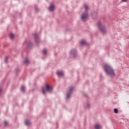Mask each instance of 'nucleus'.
Masks as SVG:
<instances>
[{
  "label": "nucleus",
  "instance_id": "f03ea898",
  "mask_svg": "<svg viewBox=\"0 0 129 129\" xmlns=\"http://www.w3.org/2000/svg\"><path fill=\"white\" fill-rule=\"evenodd\" d=\"M46 91H48V92H51L52 91V87L47 84H45V89L44 88H42L41 92L44 95H46Z\"/></svg>",
  "mask_w": 129,
  "mask_h": 129
},
{
  "label": "nucleus",
  "instance_id": "a211bd4d",
  "mask_svg": "<svg viewBox=\"0 0 129 129\" xmlns=\"http://www.w3.org/2000/svg\"><path fill=\"white\" fill-rule=\"evenodd\" d=\"M10 39H13L14 38V34L13 33L10 34Z\"/></svg>",
  "mask_w": 129,
  "mask_h": 129
},
{
  "label": "nucleus",
  "instance_id": "9d476101",
  "mask_svg": "<svg viewBox=\"0 0 129 129\" xmlns=\"http://www.w3.org/2000/svg\"><path fill=\"white\" fill-rule=\"evenodd\" d=\"M25 124L26 125H28V126L31 125V122L29 120H25Z\"/></svg>",
  "mask_w": 129,
  "mask_h": 129
},
{
  "label": "nucleus",
  "instance_id": "9b49d317",
  "mask_svg": "<svg viewBox=\"0 0 129 129\" xmlns=\"http://www.w3.org/2000/svg\"><path fill=\"white\" fill-rule=\"evenodd\" d=\"M21 90L22 92H25V91H26V87H25V86H21Z\"/></svg>",
  "mask_w": 129,
  "mask_h": 129
},
{
  "label": "nucleus",
  "instance_id": "20e7f679",
  "mask_svg": "<svg viewBox=\"0 0 129 129\" xmlns=\"http://www.w3.org/2000/svg\"><path fill=\"white\" fill-rule=\"evenodd\" d=\"M98 28H99L100 31H101V33H102V34H104L106 33V29H105V26L102 25L101 23L99 22L98 23Z\"/></svg>",
  "mask_w": 129,
  "mask_h": 129
},
{
  "label": "nucleus",
  "instance_id": "5701e85b",
  "mask_svg": "<svg viewBox=\"0 0 129 129\" xmlns=\"http://www.w3.org/2000/svg\"><path fill=\"white\" fill-rule=\"evenodd\" d=\"M123 3H126L127 2V0H121Z\"/></svg>",
  "mask_w": 129,
  "mask_h": 129
},
{
  "label": "nucleus",
  "instance_id": "412c9836",
  "mask_svg": "<svg viewBox=\"0 0 129 129\" xmlns=\"http://www.w3.org/2000/svg\"><path fill=\"white\" fill-rule=\"evenodd\" d=\"M15 72H16V74H18V73H19V72H20V70L17 69V70H16Z\"/></svg>",
  "mask_w": 129,
  "mask_h": 129
},
{
  "label": "nucleus",
  "instance_id": "6e6552de",
  "mask_svg": "<svg viewBox=\"0 0 129 129\" xmlns=\"http://www.w3.org/2000/svg\"><path fill=\"white\" fill-rule=\"evenodd\" d=\"M56 74L58 77H61V76H63V73L62 72L58 71L57 72Z\"/></svg>",
  "mask_w": 129,
  "mask_h": 129
},
{
  "label": "nucleus",
  "instance_id": "aec40b11",
  "mask_svg": "<svg viewBox=\"0 0 129 129\" xmlns=\"http://www.w3.org/2000/svg\"><path fill=\"white\" fill-rule=\"evenodd\" d=\"M5 63H8V56H6L5 58Z\"/></svg>",
  "mask_w": 129,
  "mask_h": 129
},
{
  "label": "nucleus",
  "instance_id": "393cba45",
  "mask_svg": "<svg viewBox=\"0 0 129 129\" xmlns=\"http://www.w3.org/2000/svg\"><path fill=\"white\" fill-rule=\"evenodd\" d=\"M35 11L36 12H39V9H38V8H35Z\"/></svg>",
  "mask_w": 129,
  "mask_h": 129
},
{
  "label": "nucleus",
  "instance_id": "dca6fc26",
  "mask_svg": "<svg viewBox=\"0 0 129 129\" xmlns=\"http://www.w3.org/2000/svg\"><path fill=\"white\" fill-rule=\"evenodd\" d=\"M42 53L43 55H47V50L46 49H44L43 50Z\"/></svg>",
  "mask_w": 129,
  "mask_h": 129
},
{
  "label": "nucleus",
  "instance_id": "6ab92c4d",
  "mask_svg": "<svg viewBox=\"0 0 129 129\" xmlns=\"http://www.w3.org/2000/svg\"><path fill=\"white\" fill-rule=\"evenodd\" d=\"M8 126V122L7 121H4V126Z\"/></svg>",
  "mask_w": 129,
  "mask_h": 129
},
{
  "label": "nucleus",
  "instance_id": "ddd939ff",
  "mask_svg": "<svg viewBox=\"0 0 129 129\" xmlns=\"http://www.w3.org/2000/svg\"><path fill=\"white\" fill-rule=\"evenodd\" d=\"M23 63L24 64H29V60L28 59V58H26L24 61H23Z\"/></svg>",
  "mask_w": 129,
  "mask_h": 129
},
{
  "label": "nucleus",
  "instance_id": "f8f14e48",
  "mask_svg": "<svg viewBox=\"0 0 129 129\" xmlns=\"http://www.w3.org/2000/svg\"><path fill=\"white\" fill-rule=\"evenodd\" d=\"M85 44H86V42L84 40L81 41L80 45L81 46H83V45H85Z\"/></svg>",
  "mask_w": 129,
  "mask_h": 129
},
{
  "label": "nucleus",
  "instance_id": "423d86ee",
  "mask_svg": "<svg viewBox=\"0 0 129 129\" xmlns=\"http://www.w3.org/2000/svg\"><path fill=\"white\" fill-rule=\"evenodd\" d=\"M33 37H34L36 43L39 44V43H40V40L39 39V37L37 35V33L33 34Z\"/></svg>",
  "mask_w": 129,
  "mask_h": 129
},
{
  "label": "nucleus",
  "instance_id": "f257e3e1",
  "mask_svg": "<svg viewBox=\"0 0 129 129\" xmlns=\"http://www.w3.org/2000/svg\"><path fill=\"white\" fill-rule=\"evenodd\" d=\"M105 72L108 75H113V70H112V68L110 66L105 64L104 67Z\"/></svg>",
  "mask_w": 129,
  "mask_h": 129
},
{
  "label": "nucleus",
  "instance_id": "2eb2a0df",
  "mask_svg": "<svg viewBox=\"0 0 129 129\" xmlns=\"http://www.w3.org/2000/svg\"><path fill=\"white\" fill-rule=\"evenodd\" d=\"M27 46L29 47H32V46H33V43H32V42H28L27 44Z\"/></svg>",
  "mask_w": 129,
  "mask_h": 129
},
{
  "label": "nucleus",
  "instance_id": "7ed1b4c3",
  "mask_svg": "<svg viewBox=\"0 0 129 129\" xmlns=\"http://www.w3.org/2000/svg\"><path fill=\"white\" fill-rule=\"evenodd\" d=\"M84 8H85L86 10V12L82 15L81 19L83 20V21H84V19H86V18L88 17V13H87V10H88V6L85 4L84 5Z\"/></svg>",
  "mask_w": 129,
  "mask_h": 129
},
{
  "label": "nucleus",
  "instance_id": "39448f33",
  "mask_svg": "<svg viewBox=\"0 0 129 129\" xmlns=\"http://www.w3.org/2000/svg\"><path fill=\"white\" fill-rule=\"evenodd\" d=\"M73 89H74V87H70L69 90L67 93V99H68L71 96V94L73 92Z\"/></svg>",
  "mask_w": 129,
  "mask_h": 129
},
{
  "label": "nucleus",
  "instance_id": "1a4fd4ad",
  "mask_svg": "<svg viewBox=\"0 0 129 129\" xmlns=\"http://www.w3.org/2000/svg\"><path fill=\"white\" fill-rule=\"evenodd\" d=\"M54 7L53 5H51L49 7V11L50 12H53V11H54Z\"/></svg>",
  "mask_w": 129,
  "mask_h": 129
},
{
  "label": "nucleus",
  "instance_id": "4468645a",
  "mask_svg": "<svg viewBox=\"0 0 129 129\" xmlns=\"http://www.w3.org/2000/svg\"><path fill=\"white\" fill-rule=\"evenodd\" d=\"M94 127L95 129H99L100 128V125L97 124L94 126Z\"/></svg>",
  "mask_w": 129,
  "mask_h": 129
},
{
  "label": "nucleus",
  "instance_id": "4be33fe9",
  "mask_svg": "<svg viewBox=\"0 0 129 129\" xmlns=\"http://www.w3.org/2000/svg\"><path fill=\"white\" fill-rule=\"evenodd\" d=\"M2 92H3V89L1 87H0V95L2 94Z\"/></svg>",
  "mask_w": 129,
  "mask_h": 129
},
{
  "label": "nucleus",
  "instance_id": "a878e982",
  "mask_svg": "<svg viewBox=\"0 0 129 129\" xmlns=\"http://www.w3.org/2000/svg\"><path fill=\"white\" fill-rule=\"evenodd\" d=\"M114 75H115V74L114 73H113V76H114Z\"/></svg>",
  "mask_w": 129,
  "mask_h": 129
},
{
  "label": "nucleus",
  "instance_id": "0eeeda50",
  "mask_svg": "<svg viewBox=\"0 0 129 129\" xmlns=\"http://www.w3.org/2000/svg\"><path fill=\"white\" fill-rule=\"evenodd\" d=\"M70 54L73 55L74 57H75L76 56V50H72L70 52Z\"/></svg>",
  "mask_w": 129,
  "mask_h": 129
},
{
  "label": "nucleus",
  "instance_id": "f3484780",
  "mask_svg": "<svg viewBox=\"0 0 129 129\" xmlns=\"http://www.w3.org/2000/svg\"><path fill=\"white\" fill-rule=\"evenodd\" d=\"M114 112L115 113H118V109L117 108H114Z\"/></svg>",
  "mask_w": 129,
  "mask_h": 129
},
{
  "label": "nucleus",
  "instance_id": "b1692460",
  "mask_svg": "<svg viewBox=\"0 0 129 129\" xmlns=\"http://www.w3.org/2000/svg\"><path fill=\"white\" fill-rule=\"evenodd\" d=\"M87 107L89 108V104L88 103L87 104Z\"/></svg>",
  "mask_w": 129,
  "mask_h": 129
}]
</instances>
